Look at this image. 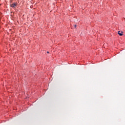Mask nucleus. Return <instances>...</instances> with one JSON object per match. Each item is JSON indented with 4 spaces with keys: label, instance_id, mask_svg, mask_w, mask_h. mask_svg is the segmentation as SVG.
<instances>
[{
    "label": "nucleus",
    "instance_id": "nucleus-4",
    "mask_svg": "<svg viewBox=\"0 0 125 125\" xmlns=\"http://www.w3.org/2000/svg\"><path fill=\"white\" fill-rule=\"evenodd\" d=\"M0 16H1V13H0Z\"/></svg>",
    "mask_w": 125,
    "mask_h": 125
},
{
    "label": "nucleus",
    "instance_id": "nucleus-3",
    "mask_svg": "<svg viewBox=\"0 0 125 125\" xmlns=\"http://www.w3.org/2000/svg\"><path fill=\"white\" fill-rule=\"evenodd\" d=\"M74 27H75V28H76L77 27V25H75Z\"/></svg>",
    "mask_w": 125,
    "mask_h": 125
},
{
    "label": "nucleus",
    "instance_id": "nucleus-1",
    "mask_svg": "<svg viewBox=\"0 0 125 125\" xmlns=\"http://www.w3.org/2000/svg\"><path fill=\"white\" fill-rule=\"evenodd\" d=\"M17 4H18L17 2H14L10 5V6L11 7H12V8H15V7L17 6Z\"/></svg>",
    "mask_w": 125,
    "mask_h": 125
},
{
    "label": "nucleus",
    "instance_id": "nucleus-2",
    "mask_svg": "<svg viewBox=\"0 0 125 125\" xmlns=\"http://www.w3.org/2000/svg\"><path fill=\"white\" fill-rule=\"evenodd\" d=\"M118 34L119 36H123V32L122 31H119Z\"/></svg>",
    "mask_w": 125,
    "mask_h": 125
},
{
    "label": "nucleus",
    "instance_id": "nucleus-5",
    "mask_svg": "<svg viewBox=\"0 0 125 125\" xmlns=\"http://www.w3.org/2000/svg\"><path fill=\"white\" fill-rule=\"evenodd\" d=\"M47 53H49V52L47 51Z\"/></svg>",
    "mask_w": 125,
    "mask_h": 125
}]
</instances>
